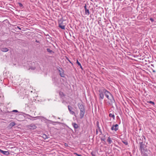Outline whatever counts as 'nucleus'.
Listing matches in <instances>:
<instances>
[{
    "label": "nucleus",
    "instance_id": "obj_41",
    "mask_svg": "<svg viewBox=\"0 0 156 156\" xmlns=\"http://www.w3.org/2000/svg\"><path fill=\"white\" fill-rule=\"evenodd\" d=\"M42 117V118H44V117Z\"/></svg>",
    "mask_w": 156,
    "mask_h": 156
},
{
    "label": "nucleus",
    "instance_id": "obj_4",
    "mask_svg": "<svg viewBox=\"0 0 156 156\" xmlns=\"http://www.w3.org/2000/svg\"><path fill=\"white\" fill-rule=\"evenodd\" d=\"M105 90H106L105 89H100L98 92L99 93V99L100 100H102L104 98V94H105L104 92Z\"/></svg>",
    "mask_w": 156,
    "mask_h": 156
},
{
    "label": "nucleus",
    "instance_id": "obj_14",
    "mask_svg": "<svg viewBox=\"0 0 156 156\" xmlns=\"http://www.w3.org/2000/svg\"><path fill=\"white\" fill-rule=\"evenodd\" d=\"M68 108L69 110V111L71 114L72 115H73L75 114L74 112L73 111H72L71 110L72 108L70 106H69V105H68Z\"/></svg>",
    "mask_w": 156,
    "mask_h": 156
},
{
    "label": "nucleus",
    "instance_id": "obj_26",
    "mask_svg": "<svg viewBox=\"0 0 156 156\" xmlns=\"http://www.w3.org/2000/svg\"><path fill=\"white\" fill-rule=\"evenodd\" d=\"M149 103L150 104H152L153 105H154V102L152 101H150L149 102Z\"/></svg>",
    "mask_w": 156,
    "mask_h": 156
},
{
    "label": "nucleus",
    "instance_id": "obj_27",
    "mask_svg": "<svg viewBox=\"0 0 156 156\" xmlns=\"http://www.w3.org/2000/svg\"><path fill=\"white\" fill-rule=\"evenodd\" d=\"M79 66H80V68L81 69H83L80 63L79 62Z\"/></svg>",
    "mask_w": 156,
    "mask_h": 156
},
{
    "label": "nucleus",
    "instance_id": "obj_5",
    "mask_svg": "<svg viewBox=\"0 0 156 156\" xmlns=\"http://www.w3.org/2000/svg\"><path fill=\"white\" fill-rule=\"evenodd\" d=\"M27 128L30 129H34L37 128V126L33 124H31L27 126Z\"/></svg>",
    "mask_w": 156,
    "mask_h": 156
},
{
    "label": "nucleus",
    "instance_id": "obj_29",
    "mask_svg": "<svg viewBox=\"0 0 156 156\" xmlns=\"http://www.w3.org/2000/svg\"><path fill=\"white\" fill-rule=\"evenodd\" d=\"M123 143L126 145H127L128 144V143L127 141H124L123 142Z\"/></svg>",
    "mask_w": 156,
    "mask_h": 156
},
{
    "label": "nucleus",
    "instance_id": "obj_21",
    "mask_svg": "<svg viewBox=\"0 0 156 156\" xmlns=\"http://www.w3.org/2000/svg\"><path fill=\"white\" fill-rule=\"evenodd\" d=\"M42 137L44 139H48V136H47L46 134L44 133L42 134Z\"/></svg>",
    "mask_w": 156,
    "mask_h": 156
},
{
    "label": "nucleus",
    "instance_id": "obj_7",
    "mask_svg": "<svg viewBox=\"0 0 156 156\" xmlns=\"http://www.w3.org/2000/svg\"><path fill=\"white\" fill-rule=\"evenodd\" d=\"M60 69H58V71L59 72V75L61 77H64L65 74L64 73V71L62 68H60Z\"/></svg>",
    "mask_w": 156,
    "mask_h": 156
},
{
    "label": "nucleus",
    "instance_id": "obj_11",
    "mask_svg": "<svg viewBox=\"0 0 156 156\" xmlns=\"http://www.w3.org/2000/svg\"><path fill=\"white\" fill-rule=\"evenodd\" d=\"M84 8L85 9V14L87 16H88L90 14L89 11L88 9H87L86 8V5H85L84 6Z\"/></svg>",
    "mask_w": 156,
    "mask_h": 156
},
{
    "label": "nucleus",
    "instance_id": "obj_13",
    "mask_svg": "<svg viewBox=\"0 0 156 156\" xmlns=\"http://www.w3.org/2000/svg\"><path fill=\"white\" fill-rule=\"evenodd\" d=\"M16 125V124L15 122H11L9 124L8 127L11 128Z\"/></svg>",
    "mask_w": 156,
    "mask_h": 156
},
{
    "label": "nucleus",
    "instance_id": "obj_16",
    "mask_svg": "<svg viewBox=\"0 0 156 156\" xmlns=\"http://www.w3.org/2000/svg\"><path fill=\"white\" fill-rule=\"evenodd\" d=\"M62 22L61 23H59L58 27L61 28L62 29H65V26L64 25H62Z\"/></svg>",
    "mask_w": 156,
    "mask_h": 156
},
{
    "label": "nucleus",
    "instance_id": "obj_34",
    "mask_svg": "<svg viewBox=\"0 0 156 156\" xmlns=\"http://www.w3.org/2000/svg\"><path fill=\"white\" fill-rule=\"evenodd\" d=\"M17 28L19 30H21V28L18 26H17Z\"/></svg>",
    "mask_w": 156,
    "mask_h": 156
},
{
    "label": "nucleus",
    "instance_id": "obj_2",
    "mask_svg": "<svg viewBox=\"0 0 156 156\" xmlns=\"http://www.w3.org/2000/svg\"><path fill=\"white\" fill-rule=\"evenodd\" d=\"M105 95L106 98L110 101L111 103L114 102L115 100L112 95L107 90H105Z\"/></svg>",
    "mask_w": 156,
    "mask_h": 156
},
{
    "label": "nucleus",
    "instance_id": "obj_25",
    "mask_svg": "<svg viewBox=\"0 0 156 156\" xmlns=\"http://www.w3.org/2000/svg\"><path fill=\"white\" fill-rule=\"evenodd\" d=\"M18 4L19 5V6L20 7H23V5L21 3L19 2L18 3Z\"/></svg>",
    "mask_w": 156,
    "mask_h": 156
},
{
    "label": "nucleus",
    "instance_id": "obj_36",
    "mask_svg": "<svg viewBox=\"0 0 156 156\" xmlns=\"http://www.w3.org/2000/svg\"><path fill=\"white\" fill-rule=\"evenodd\" d=\"M3 151V150H1V149H0V152L1 153H2V152H2Z\"/></svg>",
    "mask_w": 156,
    "mask_h": 156
},
{
    "label": "nucleus",
    "instance_id": "obj_17",
    "mask_svg": "<svg viewBox=\"0 0 156 156\" xmlns=\"http://www.w3.org/2000/svg\"><path fill=\"white\" fill-rule=\"evenodd\" d=\"M27 115H28L29 117L31 118V119H30V118H28V119H30L31 120H34V118H39L40 117L39 116H36V117H32L30 115H27Z\"/></svg>",
    "mask_w": 156,
    "mask_h": 156
},
{
    "label": "nucleus",
    "instance_id": "obj_32",
    "mask_svg": "<svg viewBox=\"0 0 156 156\" xmlns=\"http://www.w3.org/2000/svg\"><path fill=\"white\" fill-rule=\"evenodd\" d=\"M91 154L92 156H95V154L93 153V152H92Z\"/></svg>",
    "mask_w": 156,
    "mask_h": 156
},
{
    "label": "nucleus",
    "instance_id": "obj_3",
    "mask_svg": "<svg viewBox=\"0 0 156 156\" xmlns=\"http://www.w3.org/2000/svg\"><path fill=\"white\" fill-rule=\"evenodd\" d=\"M80 110V119H82L84 116L85 114V109L83 105H80L79 107Z\"/></svg>",
    "mask_w": 156,
    "mask_h": 156
},
{
    "label": "nucleus",
    "instance_id": "obj_35",
    "mask_svg": "<svg viewBox=\"0 0 156 156\" xmlns=\"http://www.w3.org/2000/svg\"><path fill=\"white\" fill-rule=\"evenodd\" d=\"M78 58H76V63L77 64H78Z\"/></svg>",
    "mask_w": 156,
    "mask_h": 156
},
{
    "label": "nucleus",
    "instance_id": "obj_39",
    "mask_svg": "<svg viewBox=\"0 0 156 156\" xmlns=\"http://www.w3.org/2000/svg\"><path fill=\"white\" fill-rule=\"evenodd\" d=\"M70 63H71L72 65H73V63L71 62H70Z\"/></svg>",
    "mask_w": 156,
    "mask_h": 156
},
{
    "label": "nucleus",
    "instance_id": "obj_31",
    "mask_svg": "<svg viewBox=\"0 0 156 156\" xmlns=\"http://www.w3.org/2000/svg\"><path fill=\"white\" fill-rule=\"evenodd\" d=\"M150 20L151 22H153L154 21V20L152 18H151Z\"/></svg>",
    "mask_w": 156,
    "mask_h": 156
},
{
    "label": "nucleus",
    "instance_id": "obj_9",
    "mask_svg": "<svg viewBox=\"0 0 156 156\" xmlns=\"http://www.w3.org/2000/svg\"><path fill=\"white\" fill-rule=\"evenodd\" d=\"M19 112L16 110H14L11 112L7 111L6 113L8 114L9 115H10L11 116L13 114V112Z\"/></svg>",
    "mask_w": 156,
    "mask_h": 156
},
{
    "label": "nucleus",
    "instance_id": "obj_22",
    "mask_svg": "<svg viewBox=\"0 0 156 156\" xmlns=\"http://www.w3.org/2000/svg\"><path fill=\"white\" fill-rule=\"evenodd\" d=\"M107 141L108 142L109 144H111L112 142V140H111V139L110 137H109L107 140Z\"/></svg>",
    "mask_w": 156,
    "mask_h": 156
},
{
    "label": "nucleus",
    "instance_id": "obj_19",
    "mask_svg": "<svg viewBox=\"0 0 156 156\" xmlns=\"http://www.w3.org/2000/svg\"><path fill=\"white\" fill-rule=\"evenodd\" d=\"M59 95L61 98H62L65 96V95L62 92L60 91L59 92Z\"/></svg>",
    "mask_w": 156,
    "mask_h": 156
},
{
    "label": "nucleus",
    "instance_id": "obj_24",
    "mask_svg": "<svg viewBox=\"0 0 156 156\" xmlns=\"http://www.w3.org/2000/svg\"><path fill=\"white\" fill-rule=\"evenodd\" d=\"M73 37L74 39H75L76 38V37H77V36H78V34H75V33L74 34L73 32Z\"/></svg>",
    "mask_w": 156,
    "mask_h": 156
},
{
    "label": "nucleus",
    "instance_id": "obj_42",
    "mask_svg": "<svg viewBox=\"0 0 156 156\" xmlns=\"http://www.w3.org/2000/svg\"><path fill=\"white\" fill-rule=\"evenodd\" d=\"M78 156H80V155H79H79H78Z\"/></svg>",
    "mask_w": 156,
    "mask_h": 156
},
{
    "label": "nucleus",
    "instance_id": "obj_10",
    "mask_svg": "<svg viewBox=\"0 0 156 156\" xmlns=\"http://www.w3.org/2000/svg\"><path fill=\"white\" fill-rule=\"evenodd\" d=\"M24 116L23 115H19V117L18 118L17 120L19 121H21L24 120Z\"/></svg>",
    "mask_w": 156,
    "mask_h": 156
},
{
    "label": "nucleus",
    "instance_id": "obj_18",
    "mask_svg": "<svg viewBox=\"0 0 156 156\" xmlns=\"http://www.w3.org/2000/svg\"><path fill=\"white\" fill-rule=\"evenodd\" d=\"M72 125L73 126L75 129L78 128V125L75 123H72Z\"/></svg>",
    "mask_w": 156,
    "mask_h": 156
},
{
    "label": "nucleus",
    "instance_id": "obj_43",
    "mask_svg": "<svg viewBox=\"0 0 156 156\" xmlns=\"http://www.w3.org/2000/svg\"><path fill=\"white\" fill-rule=\"evenodd\" d=\"M76 43L77 44H78V43Z\"/></svg>",
    "mask_w": 156,
    "mask_h": 156
},
{
    "label": "nucleus",
    "instance_id": "obj_30",
    "mask_svg": "<svg viewBox=\"0 0 156 156\" xmlns=\"http://www.w3.org/2000/svg\"><path fill=\"white\" fill-rule=\"evenodd\" d=\"M140 148L141 150H142L143 147H142V144H140Z\"/></svg>",
    "mask_w": 156,
    "mask_h": 156
},
{
    "label": "nucleus",
    "instance_id": "obj_20",
    "mask_svg": "<svg viewBox=\"0 0 156 156\" xmlns=\"http://www.w3.org/2000/svg\"><path fill=\"white\" fill-rule=\"evenodd\" d=\"M2 152H2V154H3L5 155L6 156L9 155L10 154V153L8 151H3Z\"/></svg>",
    "mask_w": 156,
    "mask_h": 156
},
{
    "label": "nucleus",
    "instance_id": "obj_23",
    "mask_svg": "<svg viewBox=\"0 0 156 156\" xmlns=\"http://www.w3.org/2000/svg\"><path fill=\"white\" fill-rule=\"evenodd\" d=\"M109 116L110 117L112 118L113 119H115V115L114 114H112V113H110L109 114Z\"/></svg>",
    "mask_w": 156,
    "mask_h": 156
},
{
    "label": "nucleus",
    "instance_id": "obj_37",
    "mask_svg": "<svg viewBox=\"0 0 156 156\" xmlns=\"http://www.w3.org/2000/svg\"><path fill=\"white\" fill-rule=\"evenodd\" d=\"M35 42L37 43H40L39 41H37V40H36Z\"/></svg>",
    "mask_w": 156,
    "mask_h": 156
},
{
    "label": "nucleus",
    "instance_id": "obj_33",
    "mask_svg": "<svg viewBox=\"0 0 156 156\" xmlns=\"http://www.w3.org/2000/svg\"><path fill=\"white\" fill-rule=\"evenodd\" d=\"M64 145L66 147H68V144H66V143H65V144H64Z\"/></svg>",
    "mask_w": 156,
    "mask_h": 156
},
{
    "label": "nucleus",
    "instance_id": "obj_28",
    "mask_svg": "<svg viewBox=\"0 0 156 156\" xmlns=\"http://www.w3.org/2000/svg\"><path fill=\"white\" fill-rule=\"evenodd\" d=\"M66 59L69 62H71V61L69 60V58L66 56Z\"/></svg>",
    "mask_w": 156,
    "mask_h": 156
},
{
    "label": "nucleus",
    "instance_id": "obj_12",
    "mask_svg": "<svg viewBox=\"0 0 156 156\" xmlns=\"http://www.w3.org/2000/svg\"><path fill=\"white\" fill-rule=\"evenodd\" d=\"M1 50L3 52H6L9 51V49L6 48H1Z\"/></svg>",
    "mask_w": 156,
    "mask_h": 156
},
{
    "label": "nucleus",
    "instance_id": "obj_8",
    "mask_svg": "<svg viewBox=\"0 0 156 156\" xmlns=\"http://www.w3.org/2000/svg\"><path fill=\"white\" fill-rule=\"evenodd\" d=\"M111 129L112 130L116 131L118 129V125L117 124L113 125L111 128Z\"/></svg>",
    "mask_w": 156,
    "mask_h": 156
},
{
    "label": "nucleus",
    "instance_id": "obj_38",
    "mask_svg": "<svg viewBox=\"0 0 156 156\" xmlns=\"http://www.w3.org/2000/svg\"><path fill=\"white\" fill-rule=\"evenodd\" d=\"M75 154H76L78 156V154L76 153H75Z\"/></svg>",
    "mask_w": 156,
    "mask_h": 156
},
{
    "label": "nucleus",
    "instance_id": "obj_15",
    "mask_svg": "<svg viewBox=\"0 0 156 156\" xmlns=\"http://www.w3.org/2000/svg\"><path fill=\"white\" fill-rule=\"evenodd\" d=\"M46 50L48 52L51 54H52L54 53V52L49 48H47Z\"/></svg>",
    "mask_w": 156,
    "mask_h": 156
},
{
    "label": "nucleus",
    "instance_id": "obj_6",
    "mask_svg": "<svg viewBox=\"0 0 156 156\" xmlns=\"http://www.w3.org/2000/svg\"><path fill=\"white\" fill-rule=\"evenodd\" d=\"M73 29L74 31V32L75 34H78V26L74 24L73 26Z\"/></svg>",
    "mask_w": 156,
    "mask_h": 156
},
{
    "label": "nucleus",
    "instance_id": "obj_40",
    "mask_svg": "<svg viewBox=\"0 0 156 156\" xmlns=\"http://www.w3.org/2000/svg\"><path fill=\"white\" fill-rule=\"evenodd\" d=\"M42 117V118H44V117Z\"/></svg>",
    "mask_w": 156,
    "mask_h": 156
},
{
    "label": "nucleus",
    "instance_id": "obj_1",
    "mask_svg": "<svg viewBox=\"0 0 156 156\" xmlns=\"http://www.w3.org/2000/svg\"><path fill=\"white\" fill-rule=\"evenodd\" d=\"M27 64L29 68L28 69H30L32 70H34L36 68L38 65V63L36 62H32L31 61H27Z\"/></svg>",
    "mask_w": 156,
    "mask_h": 156
}]
</instances>
